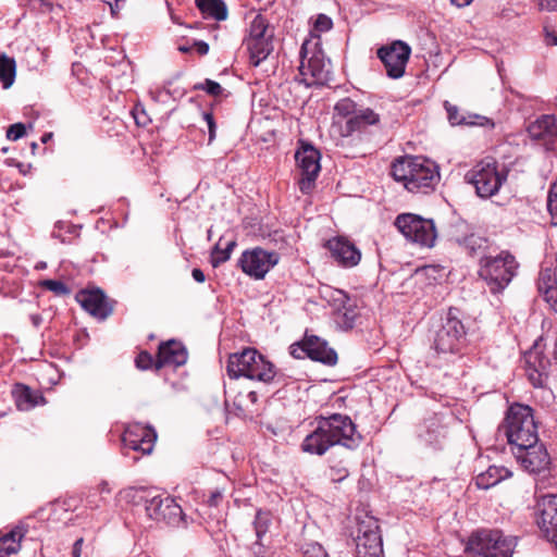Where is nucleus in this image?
Instances as JSON below:
<instances>
[{
    "instance_id": "nucleus-1",
    "label": "nucleus",
    "mask_w": 557,
    "mask_h": 557,
    "mask_svg": "<svg viewBox=\"0 0 557 557\" xmlns=\"http://www.w3.org/2000/svg\"><path fill=\"white\" fill-rule=\"evenodd\" d=\"M314 421L315 429L304 438L300 445L304 453L323 456L333 446L341 445L355 450L362 443V435L347 414H320L314 418Z\"/></svg>"
},
{
    "instance_id": "nucleus-2",
    "label": "nucleus",
    "mask_w": 557,
    "mask_h": 557,
    "mask_svg": "<svg viewBox=\"0 0 557 557\" xmlns=\"http://www.w3.org/2000/svg\"><path fill=\"white\" fill-rule=\"evenodd\" d=\"M393 178L410 193L429 194L434 190L440 174L434 163L414 156H403L392 163Z\"/></svg>"
},
{
    "instance_id": "nucleus-3",
    "label": "nucleus",
    "mask_w": 557,
    "mask_h": 557,
    "mask_svg": "<svg viewBox=\"0 0 557 557\" xmlns=\"http://www.w3.org/2000/svg\"><path fill=\"white\" fill-rule=\"evenodd\" d=\"M465 313L457 307H449L434 326L432 348L438 354H462L468 347V325L463 321Z\"/></svg>"
},
{
    "instance_id": "nucleus-4",
    "label": "nucleus",
    "mask_w": 557,
    "mask_h": 557,
    "mask_svg": "<svg viewBox=\"0 0 557 557\" xmlns=\"http://www.w3.org/2000/svg\"><path fill=\"white\" fill-rule=\"evenodd\" d=\"M226 372L231 379L246 377L271 383L280 375L275 366L256 348H245L228 357Z\"/></svg>"
},
{
    "instance_id": "nucleus-5",
    "label": "nucleus",
    "mask_w": 557,
    "mask_h": 557,
    "mask_svg": "<svg viewBox=\"0 0 557 557\" xmlns=\"http://www.w3.org/2000/svg\"><path fill=\"white\" fill-rule=\"evenodd\" d=\"M507 437L512 448H525V444L539 442L537 425L533 409L527 405L516 404L509 407L506 418L498 429Z\"/></svg>"
},
{
    "instance_id": "nucleus-6",
    "label": "nucleus",
    "mask_w": 557,
    "mask_h": 557,
    "mask_svg": "<svg viewBox=\"0 0 557 557\" xmlns=\"http://www.w3.org/2000/svg\"><path fill=\"white\" fill-rule=\"evenodd\" d=\"M518 262L508 251L497 256H483L480 259L479 276L486 283L491 293L504 290L516 275Z\"/></svg>"
},
{
    "instance_id": "nucleus-7",
    "label": "nucleus",
    "mask_w": 557,
    "mask_h": 557,
    "mask_svg": "<svg viewBox=\"0 0 557 557\" xmlns=\"http://www.w3.org/2000/svg\"><path fill=\"white\" fill-rule=\"evenodd\" d=\"M507 176L508 170L505 166L499 169L496 160L486 158L466 174V180L474 186L479 197L488 199L499 191Z\"/></svg>"
},
{
    "instance_id": "nucleus-8",
    "label": "nucleus",
    "mask_w": 557,
    "mask_h": 557,
    "mask_svg": "<svg viewBox=\"0 0 557 557\" xmlns=\"http://www.w3.org/2000/svg\"><path fill=\"white\" fill-rule=\"evenodd\" d=\"M356 521V530L352 533L356 544V557H384L379 520L366 515L357 517Z\"/></svg>"
},
{
    "instance_id": "nucleus-9",
    "label": "nucleus",
    "mask_w": 557,
    "mask_h": 557,
    "mask_svg": "<svg viewBox=\"0 0 557 557\" xmlns=\"http://www.w3.org/2000/svg\"><path fill=\"white\" fill-rule=\"evenodd\" d=\"M394 224L408 240L421 247L434 246L437 232L432 219H424L413 213H401Z\"/></svg>"
},
{
    "instance_id": "nucleus-10",
    "label": "nucleus",
    "mask_w": 557,
    "mask_h": 557,
    "mask_svg": "<svg viewBox=\"0 0 557 557\" xmlns=\"http://www.w3.org/2000/svg\"><path fill=\"white\" fill-rule=\"evenodd\" d=\"M289 352L296 359L308 357L325 366H335L337 362V354L329 346V343L308 332L305 333L300 342L290 345Z\"/></svg>"
},
{
    "instance_id": "nucleus-11",
    "label": "nucleus",
    "mask_w": 557,
    "mask_h": 557,
    "mask_svg": "<svg viewBox=\"0 0 557 557\" xmlns=\"http://www.w3.org/2000/svg\"><path fill=\"white\" fill-rule=\"evenodd\" d=\"M320 159L321 153L312 144L299 140L295 160L301 174L298 185L302 194H308L314 187L321 171Z\"/></svg>"
},
{
    "instance_id": "nucleus-12",
    "label": "nucleus",
    "mask_w": 557,
    "mask_h": 557,
    "mask_svg": "<svg viewBox=\"0 0 557 557\" xmlns=\"http://www.w3.org/2000/svg\"><path fill=\"white\" fill-rule=\"evenodd\" d=\"M145 509L147 516L157 522H164L171 527L187 525L186 515L171 496H153L146 500Z\"/></svg>"
},
{
    "instance_id": "nucleus-13",
    "label": "nucleus",
    "mask_w": 557,
    "mask_h": 557,
    "mask_svg": "<svg viewBox=\"0 0 557 557\" xmlns=\"http://www.w3.org/2000/svg\"><path fill=\"white\" fill-rule=\"evenodd\" d=\"M280 261V255L261 247L245 250L237 261V267L255 280H262Z\"/></svg>"
},
{
    "instance_id": "nucleus-14",
    "label": "nucleus",
    "mask_w": 557,
    "mask_h": 557,
    "mask_svg": "<svg viewBox=\"0 0 557 557\" xmlns=\"http://www.w3.org/2000/svg\"><path fill=\"white\" fill-rule=\"evenodd\" d=\"M376 54L384 64L387 76L398 79L405 74L411 48L405 41L395 40L391 45L379 48Z\"/></svg>"
},
{
    "instance_id": "nucleus-15",
    "label": "nucleus",
    "mask_w": 557,
    "mask_h": 557,
    "mask_svg": "<svg viewBox=\"0 0 557 557\" xmlns=\"http://www.w3.org/2000/svg\"><path fill=\"white\" fill-rule=\"evenodd\" d=\"M75 300L86 312L99 321L109 318L113 313L114 306L116 305V301L109 298L99 287L81 289L76 293Z\"/></svg>"
},
{
    "instance_id": "nucleus-16",
    "label": "nucleus",
    "mask_w": 557,
    "mask_h": 557,
    "mask_svg": "<svg viewBox=\"0 0 557 557\" xmlns=\"http://www.w3.org/2000/svg\"><path fill=\"white\" fill-rule=\"evenodd\" d=\"M536 524L557 548V494L541 496L534 507Z\"/></svg>"
},
{
    "instance_id": "nucleus-17",
    "label": "nucleus",
    "mask_w": 557,
    "mask_h": 557,
    "mask_svg": "<svg viewBox=\"0 0 557 557\" xmlns=\"http://www.w3.org/2000/svg\"><path fill=\"white\" fill-rule=\"evenodd\" d=\"M156 440L157 433L154 429L141 423L129 424L122 435L124 448L138 451L141 456L151 454Z\"/></svg>"
},
{
    "instance_id": "nucleus-18",
    "label": "nucleus",
    "mask_w": 557,
    "mask_h": 557,
    "mask_svg": "<svg viewBox=\"0 0 557 557\" xmlns=\"http://www.w3.org/2000/svg\"><path fill=\"white\" fill-rule=\"evenodd\" d=\"M512 453L524 470L530 473H540L546 470L550 463L547 449L542 443L525 444V448H512Z\"/></svg>"
},
{
    "instance_id": "nucleus-19",
    "label": "nucleus",
    "mask_w": 557,
    "mask_h": 557,
    "mask_svg": "<svg viewBox=\"0 0 557 557\" xmlns=\"http://www.w3.org/2000/svg\"><path fill=\"white\" fill-rule=\"evenodd\" d=\"M324 247L339 267L352 268L360 262V250L346 237L335 236L326 240Z\"/></svg>"
},
{
    "instance_id": "nucleus-20",
    "label": "nucleus",
    "mask_w": 557,
    "mask_h": 557,
    "mask_svg": "<svg viewBox=\"0 0 557 557\" xmlns=\"http://www.w3.org/2000/svg\"><path fill=\"white\" fill-rule=\"evenodd\" d=\"M188 352L185 345L177 339L161 342L158 346L156 371L164 367H181L187 362Z\"/></svg>"
},
{
    "instance_id": "nucleus-21",
    "label": "nucleus",
    "mask_w": 557,
    "mask_h": 557,
    "mask_svg": "<svg viewBox=\"0 0 557 557\" xmlns=\"http://www.w3.org/2000/svg\"><path fill=\"white\" fill-rule=\"evenodd\" d=\"M498 539H500V530H475L469 535L465 544V553L469 557H487L490 546L497 544Z\"/></svg>"
},
{
    "instance_id": "nucleus-22",
    "label": "nucleus",
    "mask_w": 557,
    "mask_h": 557,
    "mask_svg": "<svg viewBox=\"0 0 557 557\" xmlns=\"http://www.w3.org/2000/svg\"><path fill=\"white\" fill-rule=\"evenodd\" d=\"M309 41L306 40L300 48V66L299 72L301 75H310L313 78V83H320L326 78L324 58L321 51L312 52L308 57Z\"/></svg>"
},
{
    "instance_id": "nucleus-23",
    "label": "nucleus",
    "mask_w": 557,
    "mask_h": 557,
    "mask_svg": "<svg viewBox=\"0 0 557 557\" xmlns=\"http://www.w3.org/2000/svg\"><path fill=\"white\" fill-rule=\"evenodd\" d=\"M446 426L443 423V417L434 413L425 418L417 426L418 437L426 445L436 446L446 437Z\"/></svg>"
},
{
    "instance_id": "nucleus-24",
    "label": "nucleus",
    "mask_w": 557,
    "mask_h": 557,
    "mask_svg": "<svg viewBox=\"0 0 557 557\" xmlns=\"http://www.w3.org/2000/svg\"><path fill=\"white\" fill-rule=\"evenodd\" d=\"M15 406L20 411H29L38 405H45L46 398L39 391H33L24 383H15L11 391Z\"/></svg>"
},
{
    "instance_id": "nucleus-25",
    "label": "nucleus",
    "mask_w": 557,
    "mask_h": 557,
    "mask_svg": "<svg viewBox=\"0 0 557 557\" xmlns=\"http://www.w3.org/2000/svg\"><path fill=\"white\" fill-rule=\"evenodd\" d=\"M527 364L532 372L529 373V379L534 387L544 385V379L548 376L550 368V360L537 350H531L525 356Z\"/></svg>"
},
{
    "instance_id": "nucleus-26",
    "label": "nucleus",
    "mask_w": 557,
    "mask_h": 557,
    "mask_svg": "<svg viewBox=\"0 0 557 557\" xmlns=\"http://www.w3.org/2000/svg\"><path fill=\"white\" fill-rule=\"evenodd\" d=\"M527 131L534 140H549L557 137V119L554 114H543L530 123Z\"/></svg>"
},
{
    "instance_id": "nucleus-27",
    "label": "nucleus",
    "mask_w": 557,
    "mask_h": 557,
    "mask_svg": "<svg viewBox=\"0 0 557 557\" xmlns=\"http://www.w3.org/2000/svg\"><path fill=\"white\" fill-rule=\"evenodd\" d=\"M380 123V114L370 108H358L354 116L349 117L345 124L347 135L355 132H363L369 126Z\"/></svg>"
},
{
    "instance_id": "nucleus-28",
    "label": "nucleus",
    "mask_w": 557,
    "mask_h": 557,
    "mask_svg": "<svg viewBox=\"0 0 557 557\" xmlns=\"http://www.w3.org/2000/svg\"><path fill=\"white\" fill-rule=\"evenodd\" d=\"M444 108L447 112L448 121L451 125H467V126H473V125H494V123L482 115L474 114V113H460L457 106L451 104L449 101L444 102Z\"/></svg>"
},
{
    "instance_id": "nucleus-29",
    "label": "nucleus",
    "mask_w": 557,
    "mask_h": 557,
    "mask_svg": "<svg viewBox=\"0 0 557 557\" xmlns=\"http://www.w3.org/2000/svg\"><path fill=\"white\" fill-rule=\"evenodd\" d=\"M249 51L250 63L258 66L264 61L274 50L273 38H265L261 40H245Z\"/></svg>"
},
{
    "instance_id": "nucleus-30",
    "label": "nucleus",
    "mask_w": 557,
    "mask_h": 557,
    "mask_svg": "<svg viewBox=\"0 0 557 557\" xmlns=\"http://www.w3.org/2000/svg\"><path fill=\"white\" fill-rule=\"evenodd\" d=\"M510 475V471L505 467L490 466L475 478V484L481 490H488Z\"/></svg>"
},
{
    "instance_id": "nucleus-31",
    "label": "nucleus",
    "mask_w": 557,
    "mask_h": 557,
    "mask_svg": "<svg viewBox=\"0 0 557 557\" xmlns=\"http://www.w3.org/2000/svg\"><path fill=\"white\" fill-rule=\"evenodd\" d=\"M195 5L206 18L219 22L227 18V7L223 0H195Z\"/></svg>"
},
{
    "instance_id": "nucleus-32",
    "label": "nucleus",
    "mask_w": 557,
    "mask_h": 557,
    "mask_svg": "<svg viewBox=\"0 0 557 557\" xmlns=\"http://www.w3.org/2000/svg\"><path fill=\"white\" fill-rule=\"evenodd\" d=\"M26 531L21 527H15L11 531L0 536V553L5 555L16 554L21 549V541Z\"/></svg>"
},
{
    "instance_id": "nucleus-33",
    "label": "nucleus",
    "mask_w": 557,
    "mask_h": 557,
    "mask_svg": "<svg viewBox=\"0 0 557 557\" xmlns=\"http://www.w3.org/2000/svg\"><path fill=\"white\" fill-rule=\"evenodd\" d=\"M472 233L470 224L461 218H454L448 225L447 237L449 242L462 245V242Z\"/></svg>"
},
{
    "instance_id": "nucleus-34",
    "label": "nucleus",
    "mask_w": 557,
    "mask_h": 557,
    "mask_svg": "<svg viewBox=\"0 0 557 557\" xmlns=\"http://www.w3.org/2000/svg\"><path fill=\"white\" fill-rule=\"evenodd\" d=\"M265 38H274L273 29L264 16L258 14L253 17L249 26V36L246 40H261Z\"/></svg>"
},
{
    "instance_id": "nucleus-35",
    "label": "nucleus",
    "mask_w": 557,
    "mask_h": 557,
    "mask_svg": "<svg viewBox=\"0 0 557 557\" xmlns=\"http://www.w3.org/2000/svg\"><path fill=\"white\" fill-rule=\"evenodd\" d=\"M516 545V537H506L500 531V539L497 540V544L490 546L487 557H512Z\"/></svg>"
},
{
    "instance_id": "nucleus-36",
    "label": "nucleus",
    "mask_w": 557,
    "mask_h": 557,
    "mask_svg": "<svg viewBox=\"0 0 557 557\" xmlns=\"http://www.w3.org/2000/svg\"><path fill=\"white\" fill-rule=\"evenodd\" d=\"M15 60L8 57L7 54L0 55V82L2 83L3 88H9L12 86L15 79Z\"/></svg>"
},
{
    "instance_id": "nucleus-37",
    "label": "nucleus",
    "mask_w": 557,
    "mask_h": 557,
    "mask_svg": "<svg viewBox=\"0 0 557 557\" xmlns=\"http://www.w3.org/2000/svg\"><path fill=\"white\" fill-rule=\"evenodd\" d=\"M358 318L359 313L355 301H352L350 306L345 307L343 311L335 314V321L343 330H351L356 325Z\"/></svg>"
},
{
    "instance_id": "nucleus-38",
    "label": "nucleus",
    "mask_w": 557,
    "mask_h": 557,
    "mask_svg": "<svg viewBox=\"0 0 557 557\" xmlns=\"http://www.w3.org/2000/svg\"><path fill=\"white\" fill-rule=\"evenodd\" d=\"M220 243L221 240L213 247L211 251L210 263L213 268H218L222 263L226 262L231 258V253L237 245L236 240L232 239L226 244L225 248H221Z\"/></svg>"
},
{
    "instance_id": "nucleus-39",
    "label": "nucleus",
    "mask_w": 557,
    "mask_h": 557,
    "mask_svg": "<svg viewBox=\"0 0 557 557\" xmlns=\"http://www.w3.org/2000/svg\"><path fill=\"white\" fill-rule=\"evenodd\" d=\"M487 239L474 234L473 232L462 242L460 247L465 248L469 256H476L481 251L485 250Z\"/></svg>"
},
{
    "instance_id": "nucleus-40",
    "label": "nucleus",
    "mask_w": 557,
    "mask_h": 557,
    "mask_svg": "<svg viewBox=\"0 0 557 557\" xmlns=\"http://www.w3.org/2000/svg\"><path fill=\"white\" fill-rule=\"evenodd\" d=\"M555 286H557L556 272L550 268L541 269L537 277L539 293L543 294Z\"/></svg>"
},
{
    "instance_id": "nucleus-41",
    "label": "nucleus",
    "mask_w": 557,
    "mask_h": 557,
    "mask_svg": "<svg viewBox=\"0 0 557 557\" xmlns=\"http://www.w3.org/2000/svg\"><path fill=\"white\" fill-rule=\"evenodd\" d=\"M271 524V513L259 509L253 520V528L256 531L257 540H261L268 532Z\"/></svg>"
},
{
    "instance_id": "nucleus-42",
    "label": "nucleus",
    "mask_w": 557,
    "mask_h": 557,
    "mask_svg": "<svg viewBox=\"0 0 557 557\" xmlns=\"http://www.w3.org/2000/svg\"><path fill=\"white\" fill-rule=\"evenodd\" d=\"M330 305L334 308V313H338L339 311H343L345 307L350 306V304L354 301L350 296L342 290V289H335L331 293L330 296Z\"/></svg>"
},
{
    "instance_id": "nucleus-43",
    "label": "nucleus",
    "mask_w": 557,
    "mask_h": 557,
    "mask_svg": "<svg viewBox=\"0 0 557 557\" xmlns=\"http://www.w3.org/2000/svg\"><path fill=\"white\" fill-rule=\"evenodd\" d=\"M358 108L359 106L357 104V102L347 97L338 100L334 107V110L337 115L348 120L349 117L355 115Z\"/></svg>"
},
{
    "instance_id": "nucleus-44",
    "label": "nucleus",
    "mask_w": 557,
    "mask_h": 557,
    "mask_svg": "<svg viewBox=\"0 0 557 557\" xmlns=\"http://www.w3.org/2000/svg\"><path fill=\"white\" fill-rule=\"evenodd\" d=\"M333 27V21L326 14L320 13L317 15L313 27L311 30V36L320 38V33H325L331 30Z\"/></svg>"
},
{
    "instance_id": "nucleus-45",
    "label": "nucleus",
    "mask_w": 557,
    "mask_h": 557,
    "mask_svg": "<svg viewBox=\"0 0 557 557\" xmlns=\"http://www.w3.org/2000/svg\"><path fill=\"white\" fill-rule=\"evenodd\" d=\"M194 90H205L212 97H219L223 94V87L215 81L206 78L202 83H197L193 87Z\"/></svg>"
},
{
    "instance_id": "nucleus-46",
    "label": "nucleus",
    "mask_w": 557,
    "mask_h": 557,
    "mask_svg": "<svg viewBox=\"0 0 557 557\" xmlns=\"http://www.w3.org/2000/svg\"><path fill=\"white\" fill-rule=\"evenodd\" d=\"M41 287L54 293L58 296H66L71 294V288L62 281L45 280L40 283Z\"/></svg>"
},
{
    "instance_id": "nucleus-47",
    "label": "nucleus",
    "mask_w": 557,
    "mask_h": 557,
    "mask_svg": "<svg viewBox=\"0 0 557 557\" xmlns=\"http://www.w3.org/2000/svg\"><path fill=\"white\" fill-rule=\"evenodd\" d=\"M547 209L552 216L553 224L557 225V182H554L549 187Z\"/></svg>"
},
{
    "instance_id": "nucleus-48",
    "label": "nucleus",
    "mask_w": 557,
    "mask_h": 557,
    "mask_svg": "<svg viewBox=\"0 0 557 557\" xmlns=\"http://www.w3.org/2000/svg\"><path fill=\"white\" fill-rule=\"evenodd\" d=\"M302 557H330L324 547L318 542L306 543L302 546Z\"/></svg>"
},
{
    "instance_id": "nucleus-49",
    "label": "nucleus",
    "mask_w": 557,
    "mask_h": 557,
    "mask_svg": "<svg viewBox=\"0 0 557 557\" xmlns=\"http://www.w3.org/2000/svg\"><path fill=\"white\" fill-rule=\"evenodd\" d=\"M135 364L140 370H156V359L147 350L140 351L135 358Z\"/></svg>"
},
{
    "instance_id": "nucleus-50",
    "label": "nucleus",
    "mask_w": 557,
    "mask_h": 557,
    "mask_svg": "<svg viewBox=\"0 0 557 557\" xmlns=\"http://www.w3.org/2000/svg\"><path fill=\"white\" fill-rule=\"evenodd\" d=\"M249 557H275L272 548L264 546L260 540H257L249 547Z\"/></svg>"
},
{
    "instance_id": "nucleus-51",
    "label": "nucleus",
    "mask_w": 557,
    "mask_h": 557,
    "mask_svg": "<svg viewBox=\"0 0 557 557\" xmlns=\"http://www.w3.org/2000/svg\"><path fill=\"white\" fill-rule=\"evenodd\" d=\"M349 475V471L342 465L332 466L329 469V478L332 482L339 483Z\"/></svg>"
},
{
    "instance_id": "nucleus-52",
    "label": "nucleus",
    "mask_w": 557,
    "mask_h": 557,
    "mask_svg": "<svg viewBox=\"0 0 557 557\" xmlns=\"http://www.w3.org/2000/svg\"><path fill=\"white\" fill-rule=\"evenodd\" d=\"M26 134V126L24 123H14L9 126L7 131V138L9 140H17Z\"/></svg>"
},
{
    "instance_id": "nucleus-53",
    "label": "nucleus",
    "mask_w": 557,
    "mask_h": 557,
    "mask_svg": "<svg viewBox=\"0 0 557 557\" xmlns=\"http://www.w3.org/2000/svg\"><path fill=\"white\" fill-rule=\"evenodd\" d=\"M202 117L207 122V125H208V133H209L208 144L210 145L216 137V123H215L212 112H203Z\"/></svg>"
},
{
    "instance_id": "nucleus-54",
    "label": "nucleus",
    "mask_w": 557,
    "mask_h": 557,
    "mask_svg": "<svg viewBox=\"0 0 557 557\" xmlns=\"http://www.w3.org/2000/svg\"><path fill=\"white\" fill-rule=\"evenodd\" d=\"M224 493H225L224 488L216 487V488L212 490L209 494L207 502H206L207 505L209 507H215V508L219 507L224 498Z\"/></svg>"
},
{
    "instance_id": "nucleus-55",
    "label": "nucleus",
    "mask_w": 557,
    "mask_h": 557,
    "mask_svg": "<svg viewBox=\"0 0 557 557\" xmlns=\"http://www.w3.org/2000/svg\"><path fill=\"white\" fill-rule=\"evenodd\" d=\"M541 295L549 307L557 312V285Z\"/></svg>"
},
{
    "instance_id": "nucleus-56",
    "label": "nucleus",
    "mask_w": 557,
    "mask_h": 557,
    "mask_svg": "<svg viewBox=\"0 0 557 557\" xmlns=\"http://www.w3.org/2000/svg\"><path fill=\"white\" fill-rule=\"evenodd\" d=\"M537 4L540 10L542 11H556L557 10V0H537Z\"/></svg>"
},
{
    "instance_id": "nucleus-57",
    "label": "nucleus",
    "mask_w": 557,
    "mask_h": 557,
    "mask_svg": "<svg viewBox=\"0 0 557 557\" xmlns=\"http://www.w3.org/2000/svg\"><path fill=\"white\" fill-rule=\"evenodd\" d=\"M193 47L199 55H206L209 52V45L203 40H195Z\"/></svg>"
},
{
    "instance_id": "nucleus-58",
    "label": "nucleus",
    "mask_w": 557,
    "mask_h": 557,
    "mask_svg": "<svg viewBox=\"0 0 557 557\" xmlns=\"http://www.w3.org/2000/svg\"><path fill=\"white\" fill-rule=\"evenodd\" d=\"M83 544H84L83 537H79L74 542L73 549H72V557H81Z\"/></svg>"
},
{
    "instance_id": "nucleus-59",
    "label": "nucleus",
    "mask_w": 557,
    "mask_h": 557,
    "mask_svg": "<svg viewBox=\"0 0 557 557\" xmlns=\"http://www.w3.org/2000/svg\"><path fill=\"white\" fill-rule=\"evenodd\" d=\"M191 276L198 283H203L206 281V275L203 271L199 268L193 269Z\"/></svg>"
},
{
    "instance_id": "nucleus-60",
    "label": "nucleus",
    "mask_w": 557,
    "mask_h": 557,
    "mask_svg": "<svg viewBox=\"0 0 557 557\" xmlns=\"http://www.w3.org/2000/svg\"><path fill=\"white\" fill-rule=\"evenodd\" d=\"M450 2L458 8H463L469 5L472 2V0H450Z\"/></svg>"
},
{
    "instance_id": "nucleus-61",
    "label": "nucleus",
    "mask_w": 557,
    "mask_h": 557,
    "mask_svg": "<svg viewBox=\"0 0 557 557\" xmlns=\"http://www.w3.org/2000/svg\"><path fill=\"white\" fill-rule=\"evenodd\" d=\"M98 490H99L100 493H108L109 494L111 492V490L109 487V483L106 482V481L101 482L98 485Z\"/></svg>"
},
{
    "instance_id": "nucleus-62",
    "label": "nucleus",
    "mask_w": 557,
    "mask_h": 557,
    "mask_svg": "<svg viewBox=\"0 0 557 557\" xmlns=\"http://www.w3.org/2000/svg\"><path fill=\"white\" fill-rule=\"evenodd\" d=\"M52 137H53V134L51 132L50 133H45L41 136L40 140H41L42 144H47V143H49L52 139Z\"/></svg>"
},
{
    "instance_id": "nucleus-63",
    "label": "nucleus",
    "mask_w": 557,
    "mask_h": 557,
    "mask_svg": "<svg viewBox=\"0 0 557 557\" xmlns=\"http://www.w3.org/2000/svg\"><path fill=\"white\" fill-rule=\"evenodd\" d=\"M87 506L90 507V508H98L99 507L98 503H96L92 499L91 495H89L88 498H87Z\"/></svg>"
},
{
    "instance_id": "nucleus-64",
    "label": "nucleus",
    "mask_w": 557,
    "mask_h": 557,
    "mask_svg": "<svg viewBox=\"0 0 557 557\" xmlns=\"http://www.w3.org/2000/svg\"><path fill=\"white\" fill-rule=\"evenodd\" d=\"M248 398L252 404H256L258 400V395L256 392L251 391L248 393Z\"/></svg>"
}]
</instances>
